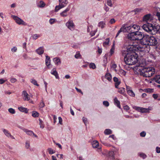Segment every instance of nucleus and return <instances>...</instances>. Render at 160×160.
I'll use <instances>...</instances> for the list:
<instances>
[{"instance_id": "1", "label": "nucleus", "mask_w": 160, "mask_h": 160, "mask_svg": "<svg viewBox=\"0 0 160 160\" xmlns=\"http://www.w3.org/2000/svg\"><path fill=\"white\" fill-rule=\"evenodd\" d=\"M128 39L132 41V43L128 46V50H139L143 52H148L150 47L143 45L144 43L145 35L139 31L130 32L128 34Z\"/></svg>"}, {"instance_id": "2", "label": "nucleus", "mask_w": 160, "mask_h": 160, "mask_svg": "<svg viewBox=\"0 0 160 160\" xmlns=\"http://www.w3.org/2000/svg\"><path fill=\"white\" fill-rule=\"evenodd\" d=\"M145 63H140L139 65L133 67V70L137 73L146 77H150L154 74L155 70L152 67L144 68Z\"/></svg>"}, {"instance_id": "3", "label": "nucleus", "mask_w": 160, "mask_h": 160, "mask_svg": "<svg viewBox=\"0 0 160 160\" xmlns=\"http://www.w3.org/2000/svg\"><path fill=\"white\" fill-rule=\"evenodd\" d=\"M128 47L127 48V50H123L122 54L124 55V60L125 63L128 65H132L136 63L138 61V55L135 53L132 52L135 50H128ZM138 51L139 50H136Z\"/></svg>"}, {"instance_id": "4", "label": "nucleus", "mask_w": 160, "mask_h": 160, "mask_svg": "<svg viewBox=\"0 0 160 160\" xmlns=\"http://www.w3.org/2000/svg\"><path fill=\"white\" fill-rule=\"evenodd\" d=\"M144 43L143 45L148 46L156 45L158 43L157 39L154 37L148 35H145Z\"/></svg>"}, {"instance_id": "5", "label": "nucleus", "mask_w": 160, "mask_h": 160, "mask_svg": "<svg viewBox=\"0 0 160 160\" xmlns=\"http://www.w3.org/2000/svg\"><path fill=\"white\" fill-rule=\"evenodd\" d=\"M132 108L133 109L142 113H149L150 111L152 110V108L151 107H149L148 108H145L135 106H133Z\"/></svg>"}, {"instance_id": "6", "label": "nucleus", "mask_w": 160, "mask_h": 160, "mask_svg": "<svg viewBox=\"0 0 160 160\" xmlns=\"http://www.w3.org/2000/svg\"><path fill=\"white\" fill-rule=\"evenodd\" d=\"M11 17L14 20L15 22L19 25L27 26V24L21 18L19 17L13 15H12Z\"/></svg>"}, {"instance_id": "7", "label": "nucleus", "mask_w": 160, "mask_h": 160, "mask_svg": "<svg viewBox=\"0 0 160 160\" xmlns=\"http://www.w3.org/2000/svg\"><path fill=\"white\" fill-rule=\"evenodd\" d=\"M59 5L56 6L55 9V12H57L60 9L65 7L68 3L67 0H59Z\"/></svg>"}, {"instance_id": "8", "label": "nucleus", "mask_w": 160, "mask_h": 160, "mask_svg": "<svg viewBox=\"0 0 160 160\" xmlns=\"http://www.w3.org/2000/svg\"><path fill=\"white\" fill-rule=\"evenodd\" d=\"M126 29L127 30V32H133L138 31L140 29V26L137 25L133 24L129 26H126Z\"/></svg>"}, {"instance_id": "9", "label": "nucleus", "mask_w": 160, "mask_h": 160, "mask_svg": "<svg viewBox=\"0 0 160 160\" xmlns=\"http://www.w3.org/2000/svg\"><path fill=\"white\" fill-rule=\"evenodd\" d=\"M22 96L24 101H28L29 102L33 104V101L30 99V95L28 94L26 91H23L22 92Z\"/></svg>"}, {"instance_id": "10", "label": "nucleus", "mask_w": 160, "mask_h": 160, "mask_svg": "<svg viewBox=\"0 0 160 160\" xmlns=\"http://www.w3.org/2000/svg\"><path fill=\"white\" fill-rule=\"evenodd\" d=\"M154 26L150 23L144 24L142 26L143 29L146 31L150 32L154 30Z\"/></svg>"}, {"instance_id": "11", "label": "nucleus", "mask_w": 160, "mask_h": 160, "mask_svg": "<svg viewBox=\"0 0 160 160\" xmlns=\"http://www.w3.org/2000/svg\"><path fill=\"white\" fill-rule=\"evenodd\" d=\"M66 26L70 30L73 31L74 29L75 25L72 20L69 19L65 24Z\"/></svg>"}, {"instance_id": "12", "label": "nucleus", "mask_w": 160, "mask_h": 160, "mask_svg": "<svg viewBox=\"0 0 160 160\" xmlns=\"http://www.w3.org/2000/svg\"><path fill=\"white\" fill-rule=\"evenodd\" d=\"M2 131L7 137L12 139H14V138L11 135L10 133L8 130L4 128H2Z\"/></svg>"}, {"instance_id": "13", "label": "nucleus", "mask_w": 160, "mask_h": 160, "mask_svg": "<svg viewBox=\"0 0 160 160\" xmlns=\"http://www.w3.org/2000/svg\"><path fill=\"white\" fill-rule=\"evenodd\" d=\"M152 19L151 15L149 14L145 15L143 18V21L146 22L147 23H150Z\"/></svg>"}, {"instance_id": "14", "label": "nucleus", "mask_w": 160, "mask_h": 160, "mask_svg": "<svg viewBox=\"0 0 160 160\" xmlns=\"http://www.w3.org/2000/svg\"><path fill=\"white\" fill-rule=\"evenodd\" d=\"M70 10V8L68 7L65 10L60 13L61 16L63 17H66L68 15V12Z\"/></svg>"}, {"instance_id": "15", "label": "nucleus", "mask_w": 160, "mask_h": 160, "mask_svg": "<svg viewBox=\"0 0 160 160\" xmlns=\"http://www.w3.org/2000/svg\"><path fill=\"white\" fill-rule=\"evenodd\" d=\"M36 5L38 8H44L46 5V3L42 0L37 1Z\"/></svg>"}, {"instance_id": "16", "label": "nucleus", "mask_w": 160, "mask_h": 160, "mask_svg": "<svg viewBox=\"0 0 160 160\" xmlns=\"http://www.w3.org/2000/svg\"><path fill=\"white\" fill-rule=\"evenodd\" d=\"M92 145L93 148L100 149L101 148L99 145V142L97 140H94L92 142Z\"/></svg>"}, {"instance_id": "17", "label": "nucleus", "mask_w": 160, "mask_h": 160, "mask_svg": "<svg viewBox=\"0 0 160 160\" xmlns=\"http://www.w3.org/2000/svg\"><path fill=\"white\" fill-rule=\"evenodd\" d=\"M155 82L160 84V75L156 76L153 79L152 81H150V83ZM158 87H160V85H158Z\"/></svg>"}, {"instance_id": "18", "label": "nucleus", "mask_w": 160, "mask_h": 160, "mask_svg": "<svg viewBox=\"0 0 160 160\" xmlns=\"http://www.w3.org/2000/svg\"><path fill=\"white\" fill-rule=\"evenodd\" d=\"M50 73L52 75L55 76L56 79H59V78L58 73L55 68H54L52 69Z\"/></svg>"}, {"instance_id": "19", "label": "nucleus", "mask_w": 160, "mask_h": 160, "mask_svg": "<svg viewBox=\"0 0 160 160\" xmlns=\"http://www.w3.org/2000/svg\"><path fill=\"white\" fill-rule=\"evenodd\" d=\"M122 32H127V30L126 29V26H123L120 28V29L118 32L116 36V38Z\"/></svg>"}, {"instance_id": "20", "label": "nucleus", "mask_w": 160, "mask_h": 160, "mask_svg": "<svg viewBox=\"0 0 160 160\" xmlns=\"http://www.w3.org/2000/svg\"><path fill=\"white\" fill-rule=\"evenodd\" d=\"M50 62L51 60L50 57L48 56H46L45 64L48 68H50Z\"/></svg>"}, {"instance_id": "21", "label": "nucleus", "mask_w": 160, "mask_h": 160, "mask_svg": "<svg viewBox=\"0 0 160 160\" xmlns=\"http://www.w3.org/2000/svg\"><path fill=\"white\" fill-rule=\"evenodd\" d=\"M23 131L25 132L27 135L32 136V134H34V132L32 131L26 129L25 128H22Z\"/></svg>"}, {"instance_id": "22", "label": "nucleus", "mask_w": 160, "mask_h": 160, "mask_svg": "<svg viewBox=\"0 0 160 160\" xmlns=\"http://www.w3.org/2000/svg\"><path fill=\"white\" fill-rule=\"evenodd\" d=\"M104 78L109 82L111 81L112 79V76L111 74L109 73H106L105 75Z\"/></svg>"}, {"instance_id": "23", "label": "nucleus", "mask_w": 160, "mask_h": 160, "mask_svg": "<svg viewBox=\"0 0 160 160\" xmlns=\"http://www.w3.org/2000/svg\"><path fill=\"white\" fill-rule=\"evenodd\" d=\"M114 104L119 108H121L120 102L118 99L117 97H115L114 99Z\"/></svg>"}, {"instance_id": "24", "label": "nucleus", "mask_w": 160, "mask_h": 160, "mask_svg": "<svg viewBox=\"0 0 160 160\" xmlns=\"http://www.w3.org/2000/svg\"><path fill=\"white\" fill-rule=\"evenodd\" d=\"M53 62L56 65H59L61 63L60 59L59 58L56 57L53 59Z\"/></svg>"}, {"instance_id": "25", "label": "nucleus", "mask_w": 160, "mask_h": 160, "mask_svg": "<svg viewBox=\"0 0 160 160\" xmlns=\"http://www.w3.org/2000/svg\"><path fill=\"white\" fill-rule=\"evenodd\" d=\"M18 109L21 112H23L25 113H27L28 112V109L25 108L23 107H18Z\"/></svg>"}, {"instance_id": "26", "label": "nucleus", "mask_w": 160, "mask_h": 160, "mask_svg": "<svg viewBox=\"0 0 160 160\" xmlns=\"http://www.w3.org/2000/svg\"><path fill=\"white\" fill-rule=\"evenodd\" d=\"M36 52L39 55L42 54L44 52V50L43 47H40L36 50Z\"/></svg>"}, {"instance_id": "27", "label": "nucleus", "mask_w": 160, "mask_h": 160, "mask_svg": "<svg viewBox=\"0 0 160 160\" xmlns=\"http://www.w3.org/2000/svg\"><path fill=\"white\" fill-rule=\"evenodd\" d=\"M118 92L124 96L126 95V94L125 93V89L124 88L122 87L120 88H118Z\"/></svg>"}, {"instance_id": "28", "label": "nucleus", "mask_w": 160, "mask_h": 160, "mask_svg": "<svg viewBox=\"0 0 160 160\" xmlns=\"http://www.w3.org/2000/svg\"><path fill=\"white\" fill-rule=\"evenodd\" d=\"M108 155L109 158L113 159H115L114 153L113 151H111L108 153Z\"/></svg>"}, {"instance_id": "29", "label": "nucleus", "mask_w": 160, "mask_h": 160, "mask_svg": "<svg viewBox=\"0 0 160 160\" xmlns=\"http://www.w3.org/2000/svg\"><path fill=\"white\" fill-rule=\"evenodd\" d=\"M138 155L143 159H145L147 157V155L143 152H139L138 153Z\"/></svg>"}, {"instance_id": "30", "label": "nucleus", "mask_w": 160, "mask_h": 160, "mask_svg": "<svg viewBox=\"0 0 160 160\" xmlns=\"http://www.w3.org/2000/svg\"><path fill=\"white\" fill-rule=\"evenodd\" d=\"M109 38H108L106 39L105 41L103 42V45L104 47H106L108 45L109 42Z\"/></svg>"}, {"instance_id": "31", "label": "nucleus", "mask_w": 160, "mask_h": 160, "mask_svg": "<svg viewBox=\"0 0 160 160\" xmlns=\"http://www.w3.org/2000/svg\"><path fill=\"white\" fill-rule=\"evenodd\" d=\"M105 25V23L103 22H100L98 24V26L101 27L102 28H104Z\"/></svg>"}, {"instance_id": "32", "label": "nucleus", "mask_w": 160, "mask_h": 160, "mask_svg": "<svg viewBox=\"0 0 160 160\" xmlns=\"http://www.w3.org/2000/svg\"><path fill=\"white\" fill-rule=\"evenodd\" d=\"M32 116L34 118L38 117L39 116V113L36 111H33L32 112Z\"/></svg>"}, {"instance_id": "33", "label": "nucleus", "mask_w": 160, "mask_h": 160, "mask_svg": "<svg viewBox=\"0 0 160 160\" xmlns=\"http://www.w3.org/2000/svg\"><path fill=\"white\" fill-rule=\"evenodd\" d=\"M126 72L123 69H121L119 70V74L122 76H125L126 74Z\"/></svg>"}, {"instance_id": "34", "label": "nucleus", "mask_w": 160, "mask_h": 160, "mask_svg": "<svg viewBox=\"0 0 160 160\" xmlns=\"http://www.w3.org/2000/svg\"><path fill=\"white\" fill-rule=\"evenodd\" d=\"M115 48V43L114 42L112 46V48L110 50V53L111 55H112L114 53Z\"/></svg>"}, {"instance_id": "35", "label": "nucleus", "mask_w": 160, "mask_h": 160, "mask_svg": "<svg viewBox=\"0 0 160 160\" xmlns=\"http://www.w3.org/2000/svg\"><path fill=\"white\" fill-rule=\"evenodd\" d=\"M112 133V131L109 129H107L105 130L104 133L106 135H108Z\"/></svg>"}, {"instance_id": "36", "label": "nucleus", "mask_w": 160, "mask_h": 160, "mask_svg": "<svg viewBox=\"0 0 160 160\" xmlns=\"http://www.w3.org/2000/svg\"><path fill=\"white\" fill-rule=\"evenodd\" d=\"M127 93L131 97H134L135 96V94L132 90L129 91L127 92Z\"/></svg>"}, {"instance_id": "37", "label": "nucleus", "mask_w": 160, "mask_h": 160, "mask_svg": "<svg viewBox=\"0 0 160 160\" xmlns=\"http://www.w3.org/2000/svg\"><path fill=\"white\" fill-rule=\"evenodd\" d=\"M47 151L50 154H52L55 152V150H53L51 148H48L47 149Z\"/></svg>"}, {"instance_id": "38", "label": "nucleus", "mask_w": 160, "mask_h": 160, "mask_svg": "<svg viewBox=\"0 0 160 160\" xmlns=\"http://www.w3.org/2000/svg\"><path fill=\"white\" fill-rule=\"evenodd\" d=\"M40 37L41 35L40 34H35L33 35L32 36V38L33 39L35 40Z\"/></svg>"}, {"instance_id": "39", "label": "nucleus", "mask_w": 160, "mask_h": 160, "mask_svg": "<svg viewBox=\"0 0 160 160\" xmlns=\"http://www.w3.org/2000/svg\"><path fill=\"white\" fill-rule=\"evenodd\" d=\"M30 82L35 85L38 86L39 85L37 83V81L35 79H32L30 80Z\"/></svg>"}, {"instance_id": "40", "label": "nucleus", "mask_w": 160, "mask_h": 160, "mask_svg": "<svg viewBox=\"0 0 160 160\" xmlns=\"http://www.w3.org/2000/svg\"><path fill=\"white\" fill-rule=\"evenodd\" d=\"M30 147V142L26 141L25 142V147L26 149H29Z\"/></svg>"}, {"instance_id": "41", "label": "nucleus", "mask_w": 160, "mask_h": 160, "mask_svg": "<svg viewBox=\"0 0 160 160\" xmlns=\"http://www.w3.org/2000/svg\"><path fill=\"white\" fill-rule=\"evenodd\" d=\"M146 92L151 93L154 92V89L153 88H148L145 90Z\"/></svg>"}, {"instance_id": "42", "label": "nucleus", "mask_w": 160, "mask_h": 160, "mask_svg": "<svg viewBox=\"0 0 160 160\" xmlns=\"http://www.w3.org/2000/svg\"><path fill=\"white\" fill-rule=\"evenodd\" d=\"M89 68L92 69H95L96 68V66L94 63L91 62L89 64Z\"/></svg>"}, {"instance_id": "43", "label": "nucleus", "mask_w": 160, "mask_h": 160, "mask_svg": "<svg viewBox=\"0 0 160 160\" xmlns=\"http://www.w3.org/2000/svg\"><path fill=\"white\" fill-rule=\"evenodd\" d=\"M56 21L57 20L55 18H50L49 21V22L51 24H52Z\"/></svg>"}, {"instance_id": "44", "label": "nucleus", "mask_w": 160, "mask_h": 160, "mask_svg": "<svg viewBox=\"0 0 160 160\" xmlns=\"http://www.w3.org/2000/svg\"><path fill=\"white\" fill-rule=\"evenodd\" d=\"M117 65L116 64L114 63L111 66V68L112 69L114 70L115 71V72H117V70L116 69V68H117Z\"/></svg>"}, {"instance_id": "45", "label": "nucleus", "mask_w": 160, "mask_h": 160, "mask_svg": "<svg viewBox=\"0 0 160 160\" xmlns=\"http://www.w3.org/2000/svg\"><path fill=\"white\" fill-rule=\"evenodd\" d=\"M103 105L105 107H108L109 105V103L107 101H103L102 102Z\"/></svg>"}, {"instance_id": "46", "label": "nucleus", "mask_w": 160, "mask_h": 160, "mask_svg": "<svg viewBox=\"0 0 160 160\" xmlns=\"http://www.w3.org/2000/svg\"><path fill=\"white\" fill-rule=\"evenodd\" d=\"M8 111L10 113L12 114L15 113L16 112L15 109L12 108H9Z\"/></svg>"}, {"instance_id": "47", "label": "nucleus", "mask_w": 160, "mask_h": 160, "mask_svg": "<svg viewBox=\"0 0 160 160\" xmlns=\"http://www.w3.org/2000/svg\"><path fill=\"white\" fill-rule=\"evenodd\" d=\"M106 3L108 6L111 7H112V3L111 0H107Z\"/></svg>"}, {"instance_id": "48", "label": "nucleus", "mask_w": 160, "mask_h": 160, "mask_svg": "<svg viewBox=\"0 0 160 160\" xmlns=\"http://www.w3.org/2000/svg\"><path fill=\"white\" fill-rule=\"evenodd\" d=\"M115 87L117 88H118V86L121 83V81L120 80L117 82H115Z\"/></svg>"}, {"instance_id": "49", "label": "nucleus", "mask_w": 160, "mask_h": 160, "mask_svg": "<svg viewBox=\"0 0 160 160\" xmlns=\"http://www.w3.org/2000/svg\"><path fill=\"white\" fill-rule=\"evenodd\" d=\"M97 31V29L95 30H92V31H91L90 32V35L92 36H93L94 35Z\"/></svg>"}, {"instance_id": "50", "label": "nucleus", "mask_w": 160, "mask_h": 160, "mask_svg": "<svg viewBox=\"0 0 160 160\" xmlns=\"http://www.w3.org/2000/svg\"><path fill=\"white\" fill-rule=\"evenodd\" d=\"M81 57L80 54L79 52H77L75 55V57L77 59L80 58Z\"/></svg>"}, {"instance_id": "51", "label": "nucleus", "mask_w": 160, "mask_h": 160, "mask_svg": "<svg viewBox=\"0 0 160 160\" xmlns=\"http://www.w3.org/2000/svg\"><path fill=\"white\" fill-rule=\"evenodd\" d=\"M100 141L104 145H105V146H106L108 147H110L111 146V145L110 144L107 143L105 142H104L102 141L101 140H100Z\"/></svg>"}, {"instance_id": "52", "label": "nucleus", "mask_w": 160, "mask_h": 160, "mask_svg": "<svg viewBox=\"0 0 160 160\" xmlns=\"http://www.w3.org/2000/svg\"><path fill=\"white\" fill-rule=\"evenodd\" d=\"M93 29V26L92 25H90L88 26L87 28V31L88 32H91V31H92Z\"/></svg>"}, {"instance_id": "53", "label": "nucleus", "mask_w": 160, "mask_h": 160, "mask_svg": "<svg viewBox=\"0 0 160 160\" xmlns=\"http://www.w3.org/2000/svg\"><path fill=\"white\" fill-rule=\"evenodd\" d=\"M146 135V133L144 131H142L140 133V136L141 137H144Z\"/></svg>"}, {"instance_id": "54", "label": "nucleus", "mask_w": 160, "mask_h": 160, "mask_svg": "<svg viewBox=\"0 0 160 160\" xmlns=\"http://www.w3.org/2000/svg\"><path fill=\"white\" fill-rule=\"evenodd\" d=\"M39 125H40V127L41 128H43L44 127L43 126V122L40 119H39Z\"/></svg>"}, {"instance_id": "55", "label": "nucleus", "mask_w": 160, "mask_h": 160, "mask_svg": "<svg viewBox=\"0 0 160 160\" xmlns=\"http://www.w3.org/2000/svg\"><path fill=\"white\" fill-rule=\"evenodd\" d=\"M45 106V104L43 102V101H42L39 104V107L40 108H42L44 107Z\"/></svg>"}, {"instance_id": "56", "label": "nucleus", "mask_w": 160, "mask_h": 160, "mask_svg": "<svg viewBox=\"0 0 160 160\" xmlns=\"http://www.w3.org/2000/svg\"><path fill=\"white\" fill-rule=\"evenodd\" d=\"M11 50L12 52H16L17 50V48L16 47H14L11 48Z\"/></svg>"}, {"instance_id": "57", "label": "nucleus", "mask_w": 160, "mask_h": 160, "mask_svg": "<svg viewBox=\"0 0 160 160\" xmlns=\"http://www.w3.org/2000/svg\"><path fill=\"white\" fill-rule=\"evenodd\" d=\"M10 81L12 83H14L17 81V79L15 78H12L10 79Z\"/></svg>"}, {"instance_id": "58", "label": "nucleus", "mask_w": 160, "mask_h": 160, "mask_svg": "<svg viewBox=\"0 0 160 160\" xmlns=\"http://www.w3.org/2000/svg\"><path fill=\"white\" fill-rule=\"evenodd\" d=\"M58 120H59V123L61 124L62 125V120L61 117H59L58 118Z\"/></svg>"}, {"instance_id": "59", "label": "nucleus", "mask_w": 160, "mask_h": 160, "mask_svg": "<svg viewBox=\"0 0 160 160\" xmlns=\"http://www.w3.org/2000/svg\"><path fill=\"white\" fill-rule=\"evenodd\" d=\"M83 122L86 125L87 123V119L85 117H83L82 118Z\"/></svg>"}, {"instance_id": "60", "label": "nucleus", "mask_w": 160, "mask_h": 160, "mask_svg": "<svg viewBox=\"0 0 160 160\" xmlns=\"http://www.w3.org/2000/svg\"><path fill=\"white\" fill-rule=\"evenodd\" d=\"M109 138H111L114 140H116L117 139L115 137L114 135H112L109 136Z\"/></svg>"}, {"instance_id": "61", "label": "nucleus", "mask_w": 160, "mask_h": 160, "mask_svg": "<svg viewBox=\"0 0 160 160\" xmlns=\"http://www.w3.org/2000/svg\"><path fill=\"white\" fill-rule=\"evenodd\" d=\"M7 81V80H4L3 79H0V84H2L4 83L5 81Z\"/></svg>"}, {"instance_id": "62", "label": "nucleus", "mask_w": 160, "mask_h": 160, "mask_svg": "<svg viewBox=\"0 0 160 160\" xmlns=\"http://www.w3.org/2000/svg\"><path fill=\"white\" fill-rule=\"evenodd\" d=\"M158 95L157 94H153L152 95V97L155 99H157L158 97Z\"/></svg>"}, {"instance_id": "63", "label": "nucleus", "mask_w": 160, "mask_h": 160, "mask_svg": "<svg viewBox=\"0 0 160 160\" xmlns=\"http://www.w3.org/2000/svg\"><path fill=\"white\" fill-rule=\"evenodd\" d=\"M156 16H157L158 19L160 22V12H157L156 14Z\"/></svg>"}, {"instance_id": "64", "label": "nucleus", "mask_w": 160, "mask_h": 160, "mask_svg": "<svg viewBox=\"0 0 160 160\" xmlns=\"http://www.w3.org/2000/svg\"><path fill=\"white\" fill-rule=\"evenodd\" d=\"M156 152L157 153H160V148H159L157 147L156 148Z\"/></svg>"}]
</instances>
